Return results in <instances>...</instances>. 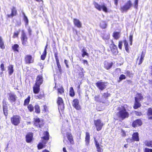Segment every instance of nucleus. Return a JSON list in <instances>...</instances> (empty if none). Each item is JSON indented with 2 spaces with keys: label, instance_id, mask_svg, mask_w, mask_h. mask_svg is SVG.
<instances>
[{
  "label": "nucleus",
  "instance_id": "nucleus-1",
  "mask_svg": "<svg viewBox=\"0 0 152 152\" xmlns=\"http://www.w3.org/2000/svg\"><path fill=\"white\" fill-rule=\"evenodd\" d=\"M127 105L126 104H124L123 106H122L118 108V116L122 120L127 118L129 116V114L127 112L128 110L127 109Z\"/></svg>",
  "mask_w": 152,
  "mask_h": 152
},
{
  "label": "nucleus",
  "instance_id": "nucleus-2",
  "mask_svg": "<svg viewBox=\"0 0 152 152\" xmlns=\"http://www.w3.org/2000/svg\"><path fill=\"white\" fill-rule=\"evenodd\" d=\"M94 122L96 130L98 131H100L104 125L103 122L99 119L94 120Z\"/></svg>",
  "mask_w": 152,
  "mask_h": 152
},
{
  "label": "nucleus",
  "instance_id": "nucleus-3",
  "mask_svg": "<svg viewBox=\"0 0 152 152\" xmlns=\"http://www.w3.org/2000/svg\"><path fill=\"white\" fill-rule=\"evenodd\" d=\"M20 117L19 116L15 115L11 118V122L14 125L17 126L20 123Z\"/></svg>",
  "mask_w": 152,
  "mask_h": 152
},
{
  "label": "nucleus",
  "instance_id": "nucleus-4",
  "mask_svg": "<svg viewBox=\"0 0 152 152\" xmlns=\"http://www.w3.org/2000/svg\"><path fill=\"white\" fill-rule=\"evenodd\" d=\"M132 5V4L130 0L128 1L125 5L121 7V11L123 12H124L126 11Z\"/></svg>",
  "mask_w": 152,
  "mask_h": 152
},
{
  "label": "nucleus",
  "instance_id": "nucleus-5",
  "mask_svg": "<svg viewBox=\"0 0 152 152\" xmlns=\"http://www.w3.org/2000/svg\"><path fill=\"white\" fill-rule=\"evenodd\" d=\"M94 4L95 7L99 11H101L102 9L104 12H107V8L104 4L100 5L97 3L95 2L94 3Z\"/></svg>",
  "mask_w": 152,
  "mask_h": 152
},
{
  "label": "nucleus",
  "instance_id": "nucleus-6",
  "mask_svg": "<svg viewBox=\"0 0 152 152\" xmlns=\"http://www.w3.org/2000/svg\"><path fill=\"white\" fill-rule=\"evenodd\" d=\"M106 83L99 81L96 83V85L97 87L101 90L105 89L107 86Z\"/></svg>",
  "mask_w": 152,
  "mask_h": 152
},
{
  "label": "nucleus",
  "instance_id": "nucleus-7",
  "mask_svg": "<svg viewBox=\"0 0 152 152\" xmlns=\"http://www.w3.org/2000/svg\"><path fill=\"white\" fill-rule=\"evenodd\" d=\"M8 99L11 103H12L16 101L17 97L16 95L13 93H10L8 94Z\"/></svg>",
  "mask_w": 152,
  "mask_h": 152
},
{
  "label": "nucleus",
  "instance_id": "nucleus-8",
  "mask_svg": "<svg viewBox=\"0 0 152 152\" xmlns=\"http://www.w3.org/2000/svg\"><path fill=\"white\" fill-rule=\"evenodd\" d=\"M57 103L58 105V108L59 109H60L61 110L64 109V106L63 101L61 98L60 97H58L57 100Z\"/></svg>",
  "mask_w": 152,
  "mask_h": 152
},
{
  "label": "nucleus",
  "instance_id": "nucleus-9",
  "mask_svg": "<svg viewBox=\"0 0 152 152\" xmlns=\"http://www.w3.org/2000/svg\"><path fill=\"white\" fill-rule=\"evenodd\" d=\"M72 104L73 107L76 110H79L81 109V107L79 105V102L78 99H74L73 101Z\"/></svg>",
  "mask_w": 152,
  "mask_h": 152
},
{
  "label": "nucleus",
  "instance_id": "nucleus-10",
  "mask_svg": "<svg viewBox=\"0 0 152 152\" xmlns=\"http://www.w3.org/2000/svg\"><path fill=\"white\" fill-rule=\"evenodd\" d=\"M21 39L22 44L24 45H26V44L27 38L23 30L22 31Z\"/></svg>",
  "mask_w": 152,
  "mask_h": 152
},
{
  "label": "nucleus",
  "instance_id": "nucleus-11",
  "mask_svg": "<svg viewBox=\"0 0 152 152\" xmlns=\"http://www.w3.org/2000/svg\"><path fill=\"white\" fill-rule=\"evenodd\" d=\"M25 60L26 63L27 64H30L33 62L32 57L30 55H26L25 57Z\"/></svg>",
  "mask_w": 152,
  "mask_h": 152
},
{
  "label": "nucleus",
  "instance_id": "nucleus-12",
  "mask_svg": "<svg viewBox=\"0 0 152 152\" xmlns=\"http://www.w3.org/2000/svg\"><path fill=\"white\" fill-rule=\"evenodd\" d=\"M43 81L42 75H39L37 77L35 84L40 85L43 83Z\"/></svg>",
  "mask_w": 152,
  "mask_h": 152
},
{
  "label": "nucleus",
  "instance_id": "nucleus-13",
  "mask_svg": "<svg viewBox=\"0 0 152 152\" xmlns=\"http://www.w3.org/2000/svg\"><path fill=\"white\" fill-rule=\"evenodd\" d=\"M110 48H111V51L113 54H116L118 53L117 47L115 44H111L110 45Z\"/></svg>",
  "mask_w": 152,
  "mask_h": 152
},
{
  "label": "nucleus",
  "instance_id": "nucleus-14",
  "mask_svg": "<svg viewBox=\"0 0 152 152\" xmlns=\"http://www.w3.org/2000/svg\"><path fill=\"white\" fill-rule=\"evenodd\" d=\"M142 124L141 120L140 119H137L134 121L132 123V126L134 127H135L140 126Z\"/></svg>",
  "mask_w": 152,
  "mask_h": 152
},
{
  "label": "nucleus",
  "instance_id": "nucleus-15",
  "mask_svg": "<svg viewBox=\"0 0 152 152\" xmlns=\"http://www.w3.org/2000/svg\"><path fill=\"white\" fill-rule=\"evenodd\" d=\"M113 64V63L111 62H108L107 61H105L104 62V67L107 70H108L111 68Z\"/></svg>",
  "mask_w": 152,
  "mask_h": 152
},
{
  "label": "nucleus",
  "instance_id": "nucleus-16",
  "mask_svg": "<svg viewBox=\"0 0 152 152\" xmlns=\"http://www.w3.org/2000/svg\"><path fill=\"white\" fill-rule=\"evenodd\" d=\"M17 11L15 7H13L11 9V14L7 15V16L8 18H12L14 16L16 15Z\"/></svg>",
  "mask_w": 152,
  "mask_h": 152
},
{
  "label": "nucleus",
  "instance_id": "nucleus-17",
  "mask_svg": "<svg viewBox=\"0 0 152 152\" xmlns=\"http://www.w3.org/2000/svg\"><path fill=\"white\" fill-rule=\"evenodd\" d=\"M33 134L32 133H29L26 136V140L27 142L29 143L31 142L33 138Z\"/></svg>",
  "mask_w": 152,
  "mask_h": 152
},
{
  "label": "nucleus",
  "instance_id": "nucleus-18",
  "mask_svg": "<svg viewBox=\"0 0 152 152\" xmlns=\"http://www.w3.org/2000/svg\"><path fill=\"white\" fill-rule=\"evenodd\" d=\"M132 138L134 141H138L139 140V138L138 133L134 132L132 135Z\"/></svg>",
  "mask_w": 152,
  "mask_h": 152
},
{
  "label": "nucleus",
  "instance_id": "nucleus-19",
  "mask_svg": "<svg viewBox=\"0 0 152 152\" xmlns=\"http://www.w3.org/2000/svg\"><path fill=\"white\" fill-rule=\"evenodd\" d=\"M40 85H36L35 84L34 86L33 87V91L35 94H38L40 91Z\"/></svg>",
  "mask_w": 152,
  "mask_h": 152
},
{
  "label": "nucleus",
  "instance_id": "nucleus-20",
  "mask_svg": "<svg viewBox=\"0 0 152 152\" xmlns=\"http://www.w3.org/2000/svg\"><path fill=\"white\" fill-rule=\"evenodd\" d=\"M74 23L75 25L77 27L80 28L81 27L82 24L79 20L74 19Z\"/></svg>",
  "mask_w": 152,
  "mask_h": 152
},
{
  "label": "nucleus",
  "instance_id": "nucleus-21",
  "mask_svg": "<svg viewBox=\"0 0 152 152\" xmlns=\"http://www.w3.org/2000/svg\"><path fill=\"white\" fill-rule=\"evenodd\" d=\"M95 143L97 148V150L98 152H102V150L99 146V143L96 140V138H94Z\"/></svg>",
  "mask_w": 152,
  "mask_h": 152
},
{
  "label": "nucleus",
  "instance_id": "nucleus-22",
  "mask_svg": "<svg viewBox=\"0 0 152 152\" xmlns=\"http://www.w3.org/2000/svg\"><path fill=\"white\" fill-rule=\"evenodd\" d=\"M9 75H12L13 72V66L12 65H10L7 67Z\"/></svg>",
  "mask_w": 152,
  "mask_h": 152
},
{
  "label": "nucleus",
  "instance_id": "nucleus-23",
  "mask_svg": "<svg viewBox=\"0 0 152 152\" xmlns=\"http://www.w3.org/2000/svg\"><path fill=\"white\" fill-rule=\"evenodd\" d=\"M85 142L86 145H88L90 142V134L89 133L87 132L86 133Z\"/></svg>",
  "mask_w": 152,
  "mask_h": 152
},
{
  "label": "nucleus",
  "instance_id": "nucleus-24",
  "mask_svg": "<svg viewBox=\"0 0 152 152\" xmlns=\"http://www.w3.org/2000/svg\"><path fill=\"white\" fill-rule=\"evenodd\" d=\"M143 99V97L140 94L138 93L136 96L135 97V100H137L140 101Z\"/></svg>",
  "mask_w": 152,
  "mask_h": 152
},
{
  "label": "nucleus",
  "instance_id": "nucleus-25",
  "mask_svg": "<svg viewBox=\"0 0 152 152\" xmlns=\"http://www.w3.org/2000/svg\"><path fill=\"white\" fill-rule=\"evenodd\" d=\"M82 53V57H84L85 56H89V54L88 53L86 52V48H83L81 50Z\"/></svg>",
  "mask_w": 152,
  "mask_h": 152
},
{
  "label": "nucleus",
  "instance_id": "nucleus-26",
  "mask_svg": "<svg viewBox=\"0 0 152 152\" xmlns=\"http://www.w3.org/2000/svg\"><path fill=\"white\" fill-rule=\"evenodd\" d=\"M139 102V101L137 100H135L134 106L133 107L134 109H137L141 106V104Z\"/></svg>",
  "mask_w": 152,
  "mask_h": 152
},
{
  "label": "nucleus",
  "instance_id": "nucleus-27",
  "mask_svg": "<svg viewBox=\"0 0 152 152\" xmlns=\"http://www.w3.org/2000/svg\"><path fill=\"white\" fill-rule=\"evenodd\" d=\"M124 43L125 50L127 52H128L129 50L128 48V45L127 42L126 40H124Z\"/></svg>",
  "mask_w": 152,
  "mask_h": 152
},
{
  "label": "nucleus",
  "instance_id": "nucleus-28",
  "mask_svg": "<svg viewBox=\"0 0 152 152\" xmlns=\"http://www.w3.org/2000/svg\"><path fill=\"white\" fill-rule=\"evenodd\" d=\"M45 135L44 136L42 137L43 139L46 140H48L49 139V134L48 132H45L44 133Z\"/></svg>",
  "mask_w": 152,
  "mask_h": 152
},
{
  "label": "nucleus",
  "instance_id": "nucleus-29",
  "mask_svg": "<svg viewBox=\"0 0 152 152\" xmlns=\"http://www.w3.org/2000/svg\"><path fill=\"white\" fill-rule=\"evenodd\" d=\"M34 125L37 126H39V127H40V125L39 124V123L40 122V120L39 118H34Z\"/></svg>",
  "mask_w": 152,
  "mask_h": 152
},
{
  "label": "nucleus",
  "instance_id": "nucleus-30",
  "mask_svg": "<svg viewBox=\"0 0 152 152\" xmlns=\"http://www.w3.org/2000/svg\"><path fill=\"white\" fill-rule=\"evenodd\" d=\"M145 144L148 147H152V140L146 141H145Z\"/></svg>",
  "mask_w": 152,
  "mask_h": 152
},
{
  "label": "nucleus",
  "instance_id": "nucleus-31",
  "mask_svg": "<svg viewBox=\"0 0 152 152\" xmlns=\"http://www.w3.org/2000/svg\"><path fill=\"white\" fill-rule=\"evenodd\" d=\"M69 95L70 96L72 97L74 96L75 95L74 91L72 87H71L70 88Z\"/></svg>",
  "mask_w": 152,
  "mask_h": 152
},
{
  "label": "nucleus",
  "instance_id": "nucleus-32",
  "mask_svg": "<svg viewBox=\"0 0 152 152\" xmlns=\"http://www.w3.org/2000/svg\"><path fill=\"white\" fill-rule=\"evenodd\" d=\"M67 138L68 140L70 142V143L72 144H74V142L73 140L72 135L71 134H70L68 135Z\"/></svg>",
  "mask_w": 152,
  "mask_h": 152
},
{
  "label": "nucleus",
  "instance_id": "nucleus-33",
  "mask_svg": "<svg viewBox=\"0 0 152 152\" xmlns=\"http://www.w3.org/2000/svg\"><path fill=\"white\" fill-rule=\"evenodd\" d=\"M107 25L106 22L104 21L101 22L100 24V26L102 28H105L107 27Z\"/></svg>",
  "mask_w": 152,
  "mask_h": 152
},
{
  "label": "nucleus",
  "instance_id": "nucleus-34",
  "mask_svg": "<svg viewBox=\"0 0 152 152\" xmlns=\"http://www.w3.org/2000/svg\"><path fill=\"white\" fill-rule=\"evenodd\" d=\"M119 33L118 32H115L113 34V37L115 39H118L119 37Z\"/></svg>",
  "mask_w": 152,
  "mask_h": 152
},
{
  "label": "nucleus",
  "instance_id": "nucleus-35",
  "mask_svg": "<svg viewBox=\"0 0 152 152\" xmlns=\"http://www.w3.org/2000/svg\"><path fill=\"white\" fill-rule=\"evenodd\" d=\"M35 112L37 113H39L40 112V109L39 106L38 105H36L35 106Z\"/></svg>",
  "mask_w": 152,
  "mask_h": 152
},
{
  "label": "nucleus",
  "instance_id": "nucleus-36",
  "mask_svg": "<svg viewBox=\"0 0 152 152\" xmlns=\"http://www.w3.org/2000/svg\"><path fill=\"white\" fill-rule=\"evenodd\" d=\"M30 96H28L27 98L25 99L24 102V105H27L28 104L30 100Z\"/></svg>",
  "mask_w": 152,
  "mask_h": 152
},
{
  "label": "nucleus",
  "instance_id": "nucleus-37",
  "mask_svg": "<svg viewBox=\"0 0 152 152\" xmlns=\"http://www.w3.org/2000/svg\"><path fill=\"white\" fill-rule=\"evenodd\" d=\"M0 47L2 49L4 48V43L2 40L1 37H0Z\"/></svg>",
  "mask_w": 152,
  "mask_h": 152
},
{
  "label": "nucleus",
  "instance_id": "nucleus-38",
  "mask_svg": "<svg viewBox=\"0 0 152 152\" xmlns=\"http://www.w3.org/2000/svg\"><path fill=\"white\" fill-rule=\"evenodd\" d=\"M145 56V54H143V52L142 53V54L141 56V58L140 60V62L139 63V64H141L143 61L144 58Z\"/></svg>",
  "mask_w": 152,
  "mask_h": 152
},
{
  "label": "nucleus",
  "instance_id": "nucleus-39",
  "mask_svg": "<svg viewBox=\"0 0 152 152\" xmlns=\"http://www.w3.org/2000/svg\"><path fill=\"white\" fill-rule=\"evenodd\" d=\"M58 93L62 94L64 92V88L62 87H61L60 88H58Z\"/></svg>",
  "mask_w": 152,
  "mask_h": 152
},
{
  "label": "nucleus",
  "instance_id": "nucleus-40",
  "mask_svg": "<svg viewBox=\"0 0 152 152\" xmlns=\"http://www.w3.org/2000/svg\"><path fill=\"white\" fill-rule=\"evenodd\" d=\"M24 16V20L26 23V25H27L28 24V21L27 17L25 15V13H23Z\"/></svg>",
  "mask_w": 152,
  "mask_h": 152
},
{
  "label": "nucleus",
  "instance_id": "nucleus-41",
  "mask_svg": "<svg viewBox=\"0 0 152 152\" xmlns=\"http://www.w3.org/2000/svg\"><path fill=\"white\" fill-rule=\"evenodd\" d=\"M28 108L30 112L33 111L34 110V107L31 104H29L28 106Z\"/></svg>",
  "mask_w": 152,
  "mask_h": 152
},
{
  "label": "nucleus",
  "instance_id": "nucleus-42",
  "mask_svg": "<svg viewBox=\"0 0 152 152\" xmlns=\"http://www.w3.org/2000/svg\"><path fill=\"white\" fill-rule=\"evenodd\" d=\"M147 115L148 116L150 115H152V109L150 108H148V112L147 113Z\"/></svg>",
  "mask_w": 152,
  "mask_h": 152
},
{
  "label": "nucleus",
  "instance_id": "nucleus-43",
  "mask_svg": "<svg viewBox=\"0 0 152 152\" xmlns=\"http://www.w3.org/2000/svg\"><path fill=\"white\" fill-rule=\"evenodd\" d=\"M19 47V45L17 44H15L12 47L13 49L15 51L18 52V48Z\"/></svg>",
  "mask_w": 152,
  "mask_h": 152
},
{
  "label": "nucleus",
  "instance_id": "nucleus-44",
  "mask_svg": "<svg viewBox=\"0 0 152 152\" xmlns=\"http://www.w3.org/2000/svg\"><path fill=\"white\" fill-rule=\"evenodd\" d=\"M110 35L109 34H105L104 35L103 38L104 39L108 40L110 38Z\"/></svg>",
  "mask_w": 152,
  "mask_h": 152
},
{
  "label": "nucleus",
  "instance_id": "nucleus-45",
  "mask_svg": "<svg viewBox=\"0 0 152 152\" xmlns=\"http://www.w3.org/2000/svg\"><path fill=\"white\" fill-rule=\"evenodd\" d=\"M19 31H15L14 33V34L13 36V38H15L16 37H17L19 34Z\"/></svg>",
  "mask_w": 152,
  "mask_h": 152
},
{
  "label": "nucleus",
  "instance_id": "nucleus-46",
  "mask_svg": "<svg viewBox=\"0 0 152 152\" xmlns=\"http://www.w3.org/2000/svg\"><path fill=\"white\" fill-rule=\"evenodd\" d=\"M110 96V94L108 93H104L103 94L102 96V98H107L109 97Z\"/></svg>",
  "mask_w": 152,
  "mask_h": 152
},
{
  "label": "nucleus",
  "instance_id": "nucleus-47",
  "mask_svg": "<svg viewBox=\"0 0 152 152\" xmlns=\"http://www.w3.org/2000/svg\"><path fill=\"white\" fill-rule=\"evenodd\" d=\"M47 54V52L45 53L43 52L41 56V59L43 60H44L45 59Z\"/></svg>",
  "mask_w": 152,
  "mask_h": 152
},
{
  "label": "nucleus",
  "instance_id": "nucleus-48",
  "mask_svg": "<svg viewBox=\"0 0 152 152\" xmlns=\"http://www.w3.org/2000/svg\"><path fill=\"white\" fill-rule=\"evenodd\" d=\"M44 147V145L42 143H39L38 145V148L39 149H41Z\"/></svg>",
  "mask_w": 152,
  "mask_h": 152
},
{
  "label": "nucleus",
  "instance_id": "nucleus-49",
  "mask_svg": "<svg viewBox=\"0 0 152 152\" xmlns=\"http://www.w3.org/2000/svg\"><path fill=\"white\" fill-rule=\"evenodd\" d=\"M133 40V35H130L129 37V41L130 42V44L131 45H132V42Z\"/></svg>",
  "mask_w": 152,
  "mask_h": 152
},
{
  "label": "nucleus",
  "instance_id": "nucleus-50",
  "mask_svg": "<svg viewBox=\"0 0 152 152\" xmlns=\"http://www.w3.org/2000/svg\"><path fill=\"white\" fill-rule=\"evenodd\" d=\"M119 79L120 80L125 79H126V76L122 74L121 75L120 77H119Z\"/></svg>",
  "mask_w": 152,
  "mask_h": 152
},
{
  "label": "nucleus",
  "instance_id": "nucleus-51",
  "mask_svg": "<svg viewBox=\"0 0 152 152\" xmlns=\"http://www.w3.org/2000/svg\"><path fill=\"white\" fill-rule=\"evenodd\" d=\"M123 42L122 41H120L119 42L118 44V48L121 50L122 49V46Z\"/></svg>",
  "mask_w": 152,
  "mask_h": 152
},
{
  "label": "nucleus",
  "instance_id": "nucleus-52",
  "mask_svg": "<svg viewBox=\"0 0 152 152\" xmlns=\"http://www.w3.org/2000/svg\"><path fill=\"white\" fill-rule=\"evenodd\" d=\"M126 74L127 76L130 77H132V74L130 73V72L129 71H128L126 72Z\"/></svg>",
  "mask_w": 152,
  "mask_h": 152
},
{
  "label": "nucleus",
  "instance_id": "nucleus-53",
  "mask_svg": "<svg viewBox=\"0 0 152 152\" xmlns=\"http://www.w3.org/2000/svg\"><path fill=\"white\" fill-rule=\"evenodd\" d=\"M138 0H135V1L134 6V7L136 8H137L138 5Z\"/></svg>",
  "mask_w": 152,
  "mask_h": 152
},
{
  "label": "nucleus",
  "instance_id": "nucleus-54",
  "mask_svg": "<svg viewBox=\"0 0 152 152\" xmlns=\"http://www.w3.org/2000/svg\"><path fill=\"white\" fill-rule=\"evenodd\" d=\"M152 152V149H149L148 148H146L145 149V152Z\"/></svg>",
  "mask_w": 152,
  "mask_h": 152
},
{
  "label": "nucleus",
  "instance_id": "nucleus-55",
  "mask_svg": "<svg viewBox=\"0 0 152 152\" xmlns=\"http://www.w3.org/2000/svg\"><path fill=\"white\" fill-rule=\"evenodd\" d=\"M35 97L36 99H41L42 98V95L40 94L39 96H35Z\"/></svg>",
  "mask_w": 152,
  "mask_h": 152
},
{
  "label": "nucleus",
  "instance_id": "nucleus-56",
  "mask_svg": "<svg viewBox=\"0 0 152 152\" xmlns=\"http://www.w3.org/2000/svg\"><path fill=\"white\" fill-rule=\"evenodd\" d=\"M121 132L122 133L121 135L122 136L125 137L126 135V133L123 130H121Z\"/></svg>",
  "mask_w": 152,
  "mask_h": 152
},
{
  "label": "nucleus",
  "instance_id": "nucleus-57",
  "mask_svg": "<svg viewBox=\"0 0 152 152\" xmlns=\"http://www.w3.org/2000/svg\"><path fill=\"white\" fill-rule=\"evenodd\" d=\"M0 67L1 69V70L2 71H4L5 70L4 68V64H2L1 65Z\"/></svg>",
  "mask_w": 152,
  "mask_h": 152
},
{
  "label": "nucleus",
  "instance_id": "nucleus-58",
  "mask_svg": "<svg viewBox=\"0 0 152 152\" xmlns=\"http://www.w3.org/2000/svg\"><path fill=\"white\" fill-rule=\"evenodd\" d=\"M134 140L133 139H127V142H129L131 143L134 141Z\"/></svg>",
  "mask_w": 152,
  "mask_h": 152
},
{
  "label": "nucleus",
  "instance_id": "nucleus-59",
  "mask_svg": "<svg viewBox=\"0 0 152 152\" xmlns=\"http://www.w3.org/2000/svg\"><path fill=\"white\" fill-rule=\"evenodd\" d=\"M47 107L46 105L43 106V111H44L45 112H47Z\"/></svg>",
  "mask_w": 152,
  "mask_h": 152
},
{
  "label": "nucleus",
  "instance_id": "nucleus-60",
  "mask_svg": "<svg viewBox=\"0 0 152 152\" xmlns=\"http://www.w3.org/2000/svg\"><path fill=\"white\" fill-rule=\"evenodd\" d=\"M64 63L65 64H66V67L67 68H69V65H68V61H67V60H64Z\"/></svg>",
  "mask_w": 152,
  "mask_h": 152
},
{
  "label": "nucleus",
  "instance_id": "nucleus-61",
  "mask_svg": "<svg viewBox=\"0 0 152 152\" xmlns=\"http://www.w3.org/2000/svg\"><path fill=\"white\" fill-rule=\"evenodd\" d=\"M58 68L60 72H61L62 70L61 69V66L60 64L57 65Z\"/></svg>",
  "mask_w": 152,
  "mask_h": 152
},
{
  "label": "nucleus",
  "instance_id": "nucleus-62",
  "mask_svg": "<svg viewBox=\"0 0 152 152\" xmlns=\"http://www.w3.org/2000/svg\"><path fill=\"white\" fill-rule=\"evenodd\" d=\"M95 100L97 102L99 101V97L97 96H95Z\"/></svg>",
  "mask_w": 152,
  "mask_h": 152
},
{
  "label": "nucleus",
  "instance_id": "nucleus-63",
  "mask_svg": "<svg viewBox=\"0 0 152 152\" xmlns=\"http://www.w3.org/2000/svg\"><path fill=\"white\" fill-rule=\"evenodd\" d=\"M3 111L4 113V115L6 116L7 114V109H5L4 108H3Z\"/></svg>",
  "mask_w": 152,
  "mask_h": 152
},
{
  "label": "nucleus",
  "instance_id": "nucleus-64",
  "mask_svg": "<svg viewBox=\"0 0 152 152\" xmlns=\"http://www.w3.org/2000/svg\"><path fill=\"white\" fill-rule=\"evenodd\" d=\"M83 63H84V64H85L86 65H88V63L87 61L86 60H83Z\"/></svg>",
  "mask_w": 152,
  "mask_h": 152
}]
</instances>
